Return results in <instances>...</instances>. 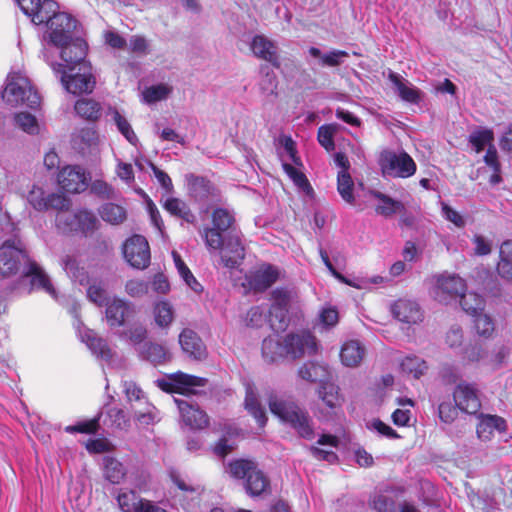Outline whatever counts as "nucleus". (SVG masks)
Returning <instances> with one entry per match:
<instances>
[{"label": "nucleus", "mask_w": 512, "mask_h": 512, "mask_svg": "<svg viewBox=\"0 0 512 512\" xmlns=\"http://www.w3.org/2000/svg\"><path fill=\"white\" fill-rule=\"evenodd\" d=\"M43 59L51 66L56 74H60L61 83L72 94L90 93L95 86V79L91 74L90 66L85 63L77 66V71L63 69L62 64L50 60L49 49L43 47Z\"/></svg>", "instance_id": "f257e3e1"}, {"label": "nucleus", "mask_w": 512, "mask_h": 512, "mask_svg": "<svg viewBox=\"0 0 512 512\" xmlns=\"http://www.w3.org/2000/svg\"><path fill=\"white\" fill-rule=\"evenodd\" d=\"M268 403L271 413L281 421L290 424L301 437L308 439L312 437L313 430L309 416L292 400L272 395Z\"/></svg>", "instance_id": "f03ea898"}, {"label": "nucleus", "mask_w": 512, "mask_h": 512, "mask_svg": "<svg viewBox=\"0 0 512 512\" xmlns=\"http://www.w3.org/2000/svg\"><path fill=\"white\" fill-rule=\"evenodd\" d=\"M2 97L11 106L23 104L34 109L40 105L39 94L30 80L20 73H11L8 76Z\"/></svg>", "instance_id": "7ed1b4c3"}, {"label": "nucleus", "mask_w": 512, "mask_h": 512, "mask_svg": "<svg viewBox=\"0 0 512 512\" xmlns=\"http://www.w3.org/2000/svg\"><path fill=\"white\" fill-rule=\"evenodd\" d=\"M229 473L237 479H246L245 488L251 496H258L269 488V480L250 460L239 459L229 464Z\"/></svg>", "instance_id": "20e7f679"}, {"label": "nucleus", "mask_w": 512, "mask_h": 512, "mask_svg": "<svg viewBox=\"0 0 512 512\" xmlns=\"http://www.w3.org/2000/svg\"><path fill=\"white\" fill-rule=\"evenodd\" d=\"M63 268L71 279L78 282L80 285L88 286L87 297L91 302L97 306H105L110 300L107 298V291L102 283L97 281L91 282L87 271L79 266V263L73 256H65L63 259Z\"/></svg>", "instance_id": "39448f33"}, {"label": "nucleus", "mask_w": 512, "mask_h": 512, "mask_svg": "<svg viewBox=\"0 0 512 512\" xmlns=\"http://www.w3.org/2000/svg\"><path fill=\"white\" fill-rule=\"evenodd\" d=\"M378 164L384 176L393 178H409L417 170L413 158L403 150L400 152L383 150L380 153Z\"/></svg>", "instance_id": "423d86ee"}, {"label": "nucleus", "mask_w": 512, "mask_h": 512, "mask_svg": "<svg viewBox=\"0 0 512 512\" xmlns=\"http://www.w3.org/2000/svg\"><path fill=\"white\" fill-rule=\"evenodd\" d=\"M212 227H204L200 234L204 239L207 248H219L222 243V235L231 229L235 223L234 214L226 208H216L213 210Z\"/></svg>", "instance_id": "0eeeda50"}, {"label": "nucleus", "mask_w": 512, "mask_h": 512, "mask_svg": "<svg viewBox=\"0 0 512 512\" xmlns=\"http://www.w3.org/2000/svg\"><path fill=\"white\" fill-rule=\"evenodd\" d=\"M77 21L67 13L54 14L48 21V37L54 46H61L68 43L77 36Z\"/></svg>", "instance_id": "6e6552de"}, {"label": "nucleus", "mask_w": 512, "mask_h": 512, "mask_svg": "<svg viewBox=\"0 0 512 512\" xmlns=\"http://www.w3.org/2000/svg\"><path fill=\"white\" fill-rule=\"evenodd\" d=\"M219 251L222 264L227 268H235L245 257V249L239 234L232 229L226 236L222 235L219 248H208Z\"/></svg>", "instance_id": "1a4fd4ad"}, {"label": "nucleus", "mask_w": 512, "mask_h": 512, "mask_svg": "<svg viewBox=\"0 0 512 512\" xmlns=\"http://www.w3.org/2000/svg\"><path fill=\"white\" fill-rule=\"evenodd\" d=\"M125 260L136 269H145L151 259L150 247L144 236L133 235L123 245Z\"/></svg>", "instance_id": "9d476101"}, {"label": "nucleus", "mask_w": 512, "mask_h": 512, "mask_svg": "<svg viewBox=\"0 0 512 512\" xmlns=\"http://www.w3.org/2000/svg\"><path fill=\"white\" fill-rule=\"evenodd\" d=\"M466 289L462 278L456 275H440L436 278L432 289V296L442 304H448L451 300L460 296Z\"/></svg>", "instance_id": "9b49d317"}, {"label": "nucleus", "mask_w": 512, "mask_h": 512, "mask_svg": "<svg viewBox=\"0 0 512 512\" xmlns=\"http://www.w3.org/2000/svg\"><path fill=\"white\" fill-rule=\"evenodd\" d=\"M207 379L189 375L183 372L172 374L168 380H158V386L167 392H178L181 394H195L197 387H203Z\"/></svg>", "instance_id": "f8f14e48"}, {"label": "nucleus", "mask_w": 512, "mask_h": 512, "mask_svg": "<svg viewBox=\"0 0 512 512\" xmlns=\"http://www.w3.org/2000/svg\"><path fill=\"white\" fill-rule=\"evenodd\" d=\"M56 47L60 49V57L65 63L64 65L62 64L63 69L66 68L69 71H74L78 65L86 63L84 59L87 45L78 35L74 36L68 43Z\"/></svg>", "instance_id": "ddd939ff"}, {"label": "nucleus", "mask_w": 512, "mask_h": 512, "mask_svg": "<svg viewBox=\"0 0 512 512\" xmlns=\"http://www.w3.org/2000/svg\"><path fill=\"white\" fill-rule=\"evenodd\" d=\"M135 314V307L131 302L114 297L105 305V319L111 328L121 327Z\"/></svg>", "instance_id": "4468645a"}, {"label": "nucleus", "mask_w": 512, "mask_h": 512, "mask_svg": "<svg viewBox=\"0 0 512 512\" xmlns=\"http://www.w3.org/2000/svg\"><path fill=\"white\" fill-rule=\"evenodd\" d=\"M57 181L69 193H80L88 186L84 169L76 165L63 167L58 173Z\"/></svg>", "instance_id": "2eb2a0df"}, {"label": "nucleus", "mask_w": 512, "mask_h": 512, "mask_svg": "<svg viewBox=\"0 0 512 512\" xmlns=\"http://www.w3.org/2000/svg\"><path fill=\"white\" fill-rule=\"evenodd\" d=\"M288 357L297 359L305 354H313L316 351V339L308 332L288 334L285 336Z\"/></svg>", "instance_id": "dca6fc26"}, {"label": "nucleus", "mask_w": 512, "mask_h": 512, "mask_svg": "<svg viewBox=\"0 0 512 512\" xmlns=\"http://www.w3.org/2000/svg\"><path fill=\"white\" fill-rule=\"evenodd\" d=\"M183 422L191 429H203L208 426L207 414L197 405L185 399H175Z\"/></svg>", "instance_id": "f3484780"}, {"label": "nucleus", "mask_w": 512, "mask_h": 512, "mask_svg": "<svg viewBox=\"0 0 512 512\" xmlns=\"http://www.w3.org/2000/svg\"><path fill=\"white\" fill-rule=\"evenodd\" d=\"M24 258L21 248L15 246V243L6 241L0 247V275L9 276L19 270L21 260Z\"/></svg>", "instance_id": "a211bd4d"}, {"label": "nucleus", "mask_w": 512, "mask_h": 512, "mask_svg": "<svg viewBox=\"0 0 512 512\" xmlns=\"http://www.w3.org/2000/svg\"><path fill=\"white\" fill-rule=\"evenodd\" d=\"M453 396L456 406L468 414L477 413L481 407L477 391L473 385L460 383L456 387Z\"/></svg>", "instance_id": "6ab92c4d"}, {"label": "nucleus", "mask_w": 512, "mask_h": 512, "mask_svg": "<svg viewBox=\"0 0 512 512\" xmlns=\"http://www.w3.org/2000/svg\"><path fill=\"white\" fill-rule=\"evenodd\" d=\"M179 343L183 352L192 359L202 361L207 358V348L194 330L184 329L179 335Z\"/></svg>", "instance_id": "aec40b11"}, {"label": "nucleus", "mask_w": 512, "mask_h": 512, "mask_svg": "<svg viewBox=\"0 0 512 512\" xmlns=\"http://www.w3.org/2000/svg\"><path fill=\"white\" fill-rule=\"evenodd\" d=\"M393 316L400 322L417 324L422 321L423 314L419 305L412 300L399 299L391 306Z\"/></svg>", "instance_id": "412c9836"}, {"label": "nucleus", "mask_w": 512, "mask_h": 512, "mask_svg": "<svg viewBox=\"0 0 512 512\" xmlns=\"http://www.w3.org/2000/svg\"><path fill=\"white\" fill-rule=\"evenodd\" d=\"M250 48L255 57L270 62L275 67L279 66L278 47L264 35H256L250 44Z\"/></svg>", "instance_id": "4be33fe9"}, {"label": "nucleus", "mask_w": 512, "mask_h": 512, "mask_svg": "<svg viewBox=\"0 0 512 512\" xmlns=\"http://www.w3.org/2000/svg\"><path fill=\"white\" fill-rule=\"evenodd\" d=\"M186 180L189 195L196 201H203L210 196H215L216 189L209 180L192 174L188 175Z\"/></svg>", "instance_id": "5701e85b"}, {"label": "nucleus", "mask_w": 512, "mask_h": 512, "mask_svg": "<svg viewBox=\"0 0 512 512\" xmlns=\"http://www.w3.org/2000/svg\"><path fill=\"white\" fill-rule=\"evenodd\" d=\"M371 195L378 200V204L375 207V212L384 217H391L394 214H404L406 211L404 203L395 200L390 196L379 192L373 191Z\"/></svg>", "instance_id": "b1692460"}, {"label": "nucleus", "mask_w": 512, "mask_h": 512, "mask_svg": "<svg viewBox=\"0 0 512 512\" xmlns=\"http://www.w3.org/2000/svg\"><path fill=\"white\" fill-rule=\"evenodd\" d=\"M285 337L269 336L263 340L262 355L267 362L273 363L282 358L288 357Z\"/></svg>", "instance_id": "393cba45"}, {"label": "nucleus", "mask_w": 512, "mask_h": 512, "mask_svg": "<svg viewBox=\"0 0 512 512\" xmlns=\"http://www.w3.org/2000/svg\"><path fill=\"white\" fill-rule=\"evenodd\" d=\"M388 79L394 85L395 90L402 100L410 103H418L420 101V91L408 80L392 71L389 72Z\"/></svg>", "instance_id": "a878e982"}, {"label": "nucleus", "mask_w": 512, "mask_h": 512, "mask_svg": "<svg viewBox=\"0 0 512 512\" xmlns=\"http://www.w3.org/2000/svg\"><path fill=\"white\" fill-rule=\"evenodd\" d=\"M506 421L496 415H482L477 425V435L483 440H490L495 431L503 432L506 430Z\"/></svg>", "instance_id": "bb28decb"}, {"label": "nucleus", "mask_w": 512, "mask_h": 512, "mask_svg": "<svg viewBox=\"0 0 512 512\" xmlns=\"http://www.w3.org/2000/svg\"><path fill=\"white\" fill-rule=\"evenodd\" d=\"M278 276V270L268 265L255 271L250 276L249 284L253 290L261 292L269 288L278 279Z\"/></svg>", "instance_id": "cd10ccee"}, {"label": "nucleus", "mask_w": 512, "mask_h": 512, "mask_svg": "<svg viewBox=\"0 0 512 512\" xmlns=\"http://www.w3.org/2000/svg\"><path fill=\"white\" fill-rule=\"evenodd\" d=\"M365 347L357 340H350L343 344L340 358L347 367H357L364 359Z\"/></svg>", "instance_id": "c85d7f7f"}, {"label": "nucleus", "mask_w": 512, "mask_h": 512, "mask_svg": "<svg viewBox=\"0 0 512 512\" xmlns=\"http://www.w3.org/2000/svg\"><path fill=\"white\" fill-rule=\"evenodd\" d=\"M130 410L133 413L134 419L140 425L153 424L157 419V409L147 400V398H144L137 404L132 403Z\"/></svg>", "instance_id": "c756f323"}, {"label": "nucleus", "mask_w": 512, "mask_h": 512, "mask_svg": "<svg viewBox=\"0 0 512 512\" xmlns=\"http://www.w3.org/2000/svg\"><path fill=\"white\" fill-rule=\"evenodd\" d=\"M163 207L171 215L181 218L187 223L193 224L196 221L195 215L183 200L175 197H168L163 202Z\"/></svg>", "instance_id": "7c9ffc66"}, {"label": "nucleus", "mask_w": 512, "mask_h": 512, "mask_svg": "<svg viewBox=\"0 0 512 512\" xmlns=\"http://www.w3.org/2000/svg\"><path fill=\"white\" fill-rule=\"evenodd\" d=\"M26 274L31 277L33 287L41 288L53 297L56 295V291L49 277L39 265L30 263Z\"/></svg>", "instance_id": "2f4dec72"}, {"label": "nucleus", "mask_w": 512, "mask_h": 512, "mask_svg": "<svg viewBox=\"0 0 512 512\" xmlns=\"http://www.w3.org/2000/svg\"><path fill=\"white\" fill-rule=\"evenodd\" d=\"M117 502L123 512H142L148 501L140 498L136 492L129 490L121 492L117 497Z\"/></svg>", "instance_id": "473e14b6"}, {"label": "nucleus", "mask_w": 512, "mask_h": 512, "mask_svg": "<svg viewBox=\"0 0 512 512\" xmlns=\"http://www.w3.org/2000/svg\"><path fill=\"white\" fill-rule=\"evenodd\" d=\"M99 215L103 221L111 225H120L127 218V212L124 207L115 203H106L99 209Z\"/></svg>", "instance_id": "72a5a7b5"}, {"label": "nucleus", "mask_w": 512, "mask_h": 512, "mask_svg": "<svg viewBox=\"0 0 512 512\" xmlns=\"http://www.w3.org/2000/svg\"><path fill=\"white\" fill-rule=\"evenodd\" d=\"M104 463V477L112 484H120L125 475L126 469L123 464L113 457H105Z\"/></svg>", "instance_id": "f704fd0d"}, {"label": "nucleus", "mask_w": 512, "mask_h": 512, "mask_svg": "<svg viewBox=\"0 0 512 512\" xmlns=\"http://www.w3.org/2000/svg\"><path fill=\"white\" fill-rule=\"evenodd\" d=\"M299 376L309 382L323 383L328 380V370L325 366L308 362L300 367L298 371Z\"/></svg>", "instance_id": "c9c22d12"}, {"label": "nucleus", "mask_w": 512, "mask_h": 512, "mask_svg": "<svg viewBox=\"0 0 512 512\" xmlns=\"http://www.w3.org/2000/svg\"><path fill=\"white\" fill-rule=\"evenodd\" d=\"M99 142V136L97 132L92 128L81 129L73 137V145L76 149L85 153L87 150L94 149Z\"/></svg>", "instance_id": "e433bc0d"}, {"label": "nucleus", "mask_w": 512, "mask_h": 512, "mask_svg": "<svg viewBox=\"0 0 512 512\" xmlns=\"http://www.w3.org/2000/svg\"><path fill=\"white\" fill-rule=\"evenodd\" d=\"M76 113L87 120H97L101 115V107L92 99L82 98L75 104Z\"/></svg>", "instance_id": "4c0bfd02"}, {"label": "nucleus", "mask_w": 512, "mask_h": 512, "mask_svg": "<svg viewBox=\"0 0 512 512\" xmlns=\"http://www.w3.org/2000/svg\"><path fill=\"white\" fill-rule=\"evenodd\" d=\"M309 53L311 56L319 58L323 66L329 67H336L341 65L343 62V58L349 56V54L346 51L342 50H333L327 54H322L321 51L316 47H311L309 49Z\"/></svg>", "instance_id": "58836bf2"}, {"label": "nucleus", "mask_w": 512, "mask_h": 512, "mask_svg": "<svg viewBox=\"0 0 512 512\" xmlns=\"http://www.w3.org/2000/svg\"><path fill=\"white\" fill-rule=\"evenodd\" d=\"M57 4L56 2L52 0H40L39 5H37V8L35 10V13L32 16V22L34 24H42L46 22L48 24V21L53 17L54 14H58L56 12Z\"/></svg>", "instance_id": "ea45409f"}, {"label": "nucleus", "mask_w": 512, "mask_h": 512, "mask_svg": "<svg viewBox=\"0 0 512 512\" xmlns=\"http://www.w3.org/2000/svg\"><path fill=\"white\" fill-rule=\"evenodd\" d=\"M245 407L249 413L256 419L260 426H264L267 420L266 414L260 405L256 394L252 389H247L245 397Z\"/></svg>", "instance_id": "a19ab883"}, {"label": "nucleus", "mask_w": 512, "mask_h": 512, "mask_svg": "<svg viewBox=\"0 0 512 512\" xmlns=\"http://www.w3.org/2000/svg\"><path fill=\"white\" fill-rule=\"evenodd\" d=\"M460 297L461 307L466 313L474 316L483 311L484 299L480 295L472 292L465 294L463 292Z\"/></svg>", "instance_id": "79ce46f5"}, {"label": "nucleus", "mask_w": 512, "mask_h": 512, "mask_svg": "<svg viewBox=\"0 0 512 512\" xmlns=\"http://www.w3.org/2000/svg\"><path fill=\"white\" fill-rule=\"evenodd\" d=\"M353 188L354 182L349 172L339 171L337 176V190L342 199L350 204L354 202Z\"/></svg>", "instance_id": "37998d69"}, {"label": "nucleus", "mask_w": 512, "mask_h": 512, "mask_svg": "<svg viewBox=\"0 0 512 512\" xmlns=\"http://www.w3.org/2000/svg\"><path fill=\"white\" fill-rule=\"evenodd\" d=\"M56 225L63 232H73L79 230L78 211H69V209L58 212L56 216Z\"/></svg>", "instance_id": "c03bdc74"}, {"label": "nucleus", "mask_w": 512, "mask_h": 512, "mask_svg": "<svg viewBox=\"0 0 512 512\" xmlns=\"http://www.w3.org/2000/svg\"><path fill=\"white\" fill-rule=\"evenodd\" d=\"M154 318L159 327H168L174 318V312L171 304L167 301L158 302L154 306Z\"/></svg>", "instance_id": "a18cd8bd"}, {"label": "nucleus", "mask_w": 512, "mask_h": 512, "mask_svg": "<svg viewBox=\"0 0 512 512\" xmlns=\"http://www.w3.org/2000/svg\"><path fill=\"white\" fill-rule=\"evenodd\" d=\"M319 396L329 408H336L341 404L338 387L329 382H323L319 390Z\"/></svg>", "instance_id": "49530a36"}, {"label": "nucleus", "mask_w": 512, "mask_h": 512, "mask_svg": "<svg viewBox=\"0 0 512 512\" xmlns=\"http://www.w3.org/2000/svg\"><path fill=\"white\" fill-rule=\"evenodd\" d=\"M144 356L154 364H161L169 359L167 349L160 344L149 343L144 346Z\"/></svg>", "instance_id": "de8ad7c7"}, {"label": "nucleus", "mask_w": 512, "mask_h": 512, "mask_svg": "<svg viewBox=\"0 0 512 512\" xmlns=\"http://www.w3.org/2000/svg\"><path fill=\"white\" fill-rule=\"evenodd\" d=\"M48 194L42 187L33 185L28 192L27 201L35 210L46 211Z\"/></svg>", "instance_id": "09e8293b"}, {"label": "nucleus", "mask_w": 512, "mask_h": 512, "mask_svg": "<svg viewBox=\"0 0 512 512\" xmlns=\"http://www.w3.org/2000/svg\"><path fill=\"white\" fill-rule=\"evenodd\" d=\"M494 140L493 132L489 129L474 131L469 136V142L475 148L477 153L481 152L486 145H492Z\"/></svg>", "instance_id": "8fccbe9b"}, {"label": "nucleus", "mask_w": 512, "mask_h": 512, "mask_svg": "<svg viewBox=\"0 0 512 512\" xmlns=\"http://www.w3.org/2000/svg\"><path fill=\"white\" fill-rule=\"evenodd\" d=\"M287 308L271 306L269 324L276 331H283L288 326Z\"/></svg>", "instance_id": "3c124183"}, {"label": "nucleus", "mask_w": 512, "mask_h": 512, "mask_svg": "<svg viewBox=\"0 0 512 512\" xmlns=\"http://www.w3.org/2000/svg\"><path fill=\"white\" fill-rule=\"evenodd\" d=\"M403 372L411 374L414 378H419L427 369L425 362L419 357H406L402 363Z\"/></svg>", "instance_id": "603ef678"}, {"label": "nucleus", "mask_w": 512, "mask_h": 512, "mask_svg": "<svg viewBox=\"0 0 512 512\" xmlns=\"http://www.w3.org/2000/svg\"><path fill=\"white\" fill-rule=\"evenodd\" d=\"M112 118L115 122L119 132L131 143L135 144L137 142V136L134 133L130 123L128 120L121 115L117 110L112 112Z\"/></svg>", "instance_id": "864d4df0"}, {"label": "nucleus", "mask_w": 512, "mask_h": 512, "mask_svg": "<svg viewBox=\"0 0 512 512\" xmlns=\"http://www.w3.org/2000/svg\"><path fill=\"white\" fill-rule=\"evenodd\" d=\"M86 343L93 353L100 355L103 358L111 357V350L107 343L102 338L97 337L93 332L86 334Z\"/></svg>", "instance_id": "5fc2aeb1"}, {"label": "nucleus", "mask_w": 512, "mask_h": 512, "mask_svg": "<svg viewBox=\"0 0 512 512\" xmlns=\"http://www.w3.org/2000/svg\"><path fill=\"white\" fill-rule=\"evenodd\" d=\"M108 424L119 430H127L130 426V421L125 415L124 411L119 408H111L107 411Z\"/></svg>", "instance_id": "6e6d98bb"}, {"label": "nucleus", "mask_w": 512, "mask_h": 512, "mask_svg": "<svg viewBox=\"0 0 512 512\" xmlns=\"http://www.w3.org/2000/svg\"><path fill=\"white\" fill-rule=\"evenodd\" d=\"M15 123L23 131L29 134H36L39 130L38 122L30 113L21 112L15 115Z\"/></svg>", "instance_id": "4d7b16f0"}, {"label": "nucleus", "mask_w": 512, "mask_h": 512, "mask_svg": "<svg viewBox=\"0 0 512 512\" xmlns=\"http://www.w3.org/2000/svg\"><path fill=\"white\" fill-rule=\"evenodd\" d=\"M474 326L479 335L489 337L494 331V323L490 316L484 314L483 311L474 315Z\"/></svg>", "instance_id": "13d9d810"}, {"label": "nucleus", "mask_w": 512, "mask_h": 512, "mask_svg": "<svg viewBox=\"0 0 512 512\" xmlns=\"http://www.w3.org/2000/svg\"><path fill=\"white\" fill-rule=\"evenodd\" d=\"M171 93V88L166 85H157L147 88L143 92V96L146 102L154 103L160 100H164Z\"/></svg>", "instance_id": "bf43d9fd"}, {"label": "nucleus", "mask_w": 512, "mask_h": 512, "mask_svg": "<svg viewBox=\"0 0 512 512\" xmlns=\"http://www.w3.org/2000/svg\"><path fill=\"white\" fill-rule=\"evenodd\" d=\"M79 230L81 232H90L97 229L98 219L96 216L85 209L78 210Z\"/></svg>", "instance_id": "052dcab7"}, {"label": "nucleus", "mask_w": 512, "mask_h": 512, "mask_svg": "<svg viewBox=\"0 0 512 512\" xmlns=\"http://www.w3.org/2000/svg\"><path fill=\"white\" fill-rule=\"evenodd\" d=\"M149 284L140 279H132L126 282L125 292L132 298H141L148 293Z\"/></svg>", "instance_id": "680f3d73"}, {"label": "nucleus", "mask_w": 512, "mask_h": 512, "mask_svg": "<svg viewBox=\"0 0 512 512\" xmlns=\"http://www.w3.org/2000/svg\"><path fill=\"white\" fill-rule=\"evenodd\" d=\"M369 506L377 512H393L394 501L388 496L377 494L370 499Z\"/></svg>", "instance_id": "e2e57ef3"}, {"label": "nucleus", "mask_w": 512, "mask_h": 512, "mask_svg": "<svg viewBox=\"0 0 512 512\" xmlns=\"http://www.w3.org/2000/svg\"><path fill=\"white\" fill-rule=\"evenodd\" d=\"M489 352L482 345H471L464 351V359L469 362L484 361L488 364Z\"/></svg>", "instance_id": "0e129e2a"}, {"label": "nucleus", "mask_w": 512, "mask_h": 512, "mask_svg": "<svg viewBox=\"0 0 512 512\" xmlns=\"http://www.w3.org/2000/svg\"><path fill=\"white\" fill-rule=\"evenodd\" d=\"M261 92L266 97H275L277 90V77L274 72H266L259 83Z\"/></svg>", "instance_id": "69168bd1"}, {"label": "nucleus", "mask_w": 512, "mask_h": 512, "mask_svg": "<svg viewBox=\"0 0 512 512\" xmlns=\"http://www.w3.org/2000/svg\"><path fill=\"white\" fill-rule=\"evenodd\" d=\"M47 210L54 209L58 212L65 211L70 208V200L60 193H49L47 199Z\"/></svg>", "instance_id": "338daca9"}, {"label": "nucleus", "mask_w": 512, "mask_h": 512, "mask_svg": "<svg viewBox=\"0 0 512 512\" xmlns=\"http://www.w3.org/2000/svg\"><path fill=\"white\" fill-rule=\"evenodd\" d=\"M333 135L334 128L330 125H324L318 129V141L327 151H331L335 147Z\"/></svg>", "instance_id": "774afa93"}]
</instances>
